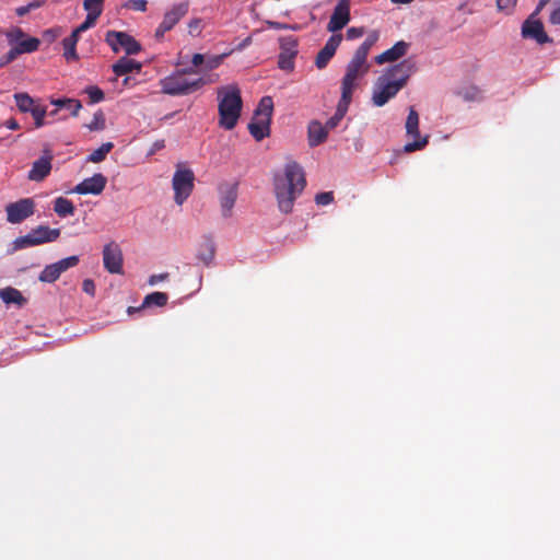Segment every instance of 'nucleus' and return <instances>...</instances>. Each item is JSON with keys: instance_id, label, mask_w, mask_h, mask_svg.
Returning a JSON list of instances; mask_svg holds the SVG:
<instances>
[{"instance_id": "f257e3e1", "label": "nucleus", "mask_w": 560, "mask_h": 560, "mask_svg": "<svg viewBox=\"0 0 560 560\" xmlns=\"http://www.w3.org/2000/svg\"><path fill=\"white\" fill-rule=\"evenodd\" d=\"M306 185L303 167L293 160H288L283 168L273 176L275 195L281 212L292 211L295 199Z\"/></svg>"}, {"instance_id": "f03ea898", "label": "nucleus", "mask_w": 560, "mask_h": 560, "mask_svg": "<svg viewBox=\"0 0 560 560\" xmlns=\"http://www.w3.org/2000/svg\"><path fill=\"white\" fill-rule=\"evenodd\" d=\"M415 72L416 63L411 59H405L384 70L373 88V104L378 107L384 106L407 84Z\"/></svg>"}, {"instance_id": "7ed1b4c3", "label": "nucleus", "mask_w": 560, "mask_h": 560, "mask_svg": "<svg viewBox=\"0 0 560 560\" xmlns=\"http://www.w3.org/2000/svg\"><path fill=\"white\" fill-rule=\"evenodd\" d=\"M219 125L220 127L233 129L241 116L242 97L241 91L235 84L224 85L217 90Z\"/></svg>"}, {"instance_id": "20e7f679", "label": "nucleus", "mask_w": 560, "mask_h": 560, "mask_svg": "<svg viewBox=\"0 0 560 560\" xmlns=\"http://www.w3.org/2000/svg\"><path fill=\"white\" fill-rule=\"evenodd\" d=\"M191 70L177 71L160 81L163 93L170 95H186L205 84L202 78L190 80L187 78Z\"/></svg>"}, {"instance_id": "39448f33", "label": "nucleus", "mask_w": 560, "mask_h": 560, "mask_svg": "<svg viewBox=\"0 0 560 560\" xmlns=\"http://www.w3.org/2000/svg\"><path fill=\"white\" fill-rule=\"evenodd\" d=\"M369 69L366 58L354 54L347 65L346 74L341 81V95L351 98L359 80L368 73Z\"/></svg>"}, {"instance_id": "423d86ee", "label": "nucleus", "mask_w": 560, "mask_h": 560, "mask_svg": "<svg viewBox=\"0 0 560 560\" xmlns=\"http://www.w3.org/2000/svg\"><path fill=\"white\" fill-rule=\"evenodd\" d=\"M59 229H50L45 225H39L36 229H33L26 235L18 237L13 242V248L16 250L37 246L45 243H50L56 241L59 237Z\"/></svg>"}, {"instance_id": "0eeeda50", "label": "nucleus", "mask_w": 560, "mask_h": 560, "mask_svg": "<svg viewBox=\"0 0 560 560\" xmlns=\"http://www.w3.org/2000/svg\"><path fill=\"white\" fill-rule=\"evenodd\" d=\"M407 138L413 139L411 142H407L404 147V151L411 153L424 149L429 143V136H421L419 130V115L413 107L409 108V113L405 122Z\"/></svg>"}, {"instance_id": "6e6552de", "label": "nucleus", "mask_w": 560, "mask_h": 560, "mask_svg": "<svg viewBox=\"0 0 560 560\" xmlns=\"http://www.w3.org/2000/svg\"><path fill=\"white\" fill-rule=\"evenodd\" d=\"M194 173L187 168H178L172 180L173 189L175 191V202L182 206L190 196L194 188Z\"/></svg>"}, {"instance_id": "1a4fd4ad", "label": "nucleus", "mask_w": 560, "mask_h": 560, "mask_svg": "<svg viewBox=\"0 0 560 560\" xmlns=\"http://www.w3.org/2000/svg\"><path fill=\"white\" fill-rule=\"evenodd\" d=\"M105 40L115 52L125 50L127 55H136L141 49L140 44L125 32L108 31Z\"/></svg>"}, {"instance_id": "9d476101", "label": "nucleus", "mask_w": 560, "mask_h": 560, "mask_svg": "<svg viewBox=\"0 0 560 560\" xmlns=\"http://www.w3.org/2000/svg\"><path fill=\"white\" fill-rule=\"evenodd\" d=\"M35 211V202L31 198H23L19 201L7 205V220L11 224H19L32 217Z\"/></svg>"}, {"instance_id": "9b49d317", "label": "nucleus", "mask_w": 560, "mask_h": 560, "mask_svg": "<svg viewBox=\"0 0 560 560\" xmlns=\"http://www.w3.org/2000/svg\"><path fill=\"white\" fill-rule=\"evenodd\" d=\"M122 252L120 246L115 242H109L103 248L104 268L110 273L122 272Z\"/></svg>"}, {"instance_id": "f8f14e48", "label": "nucleus", "mask_w": 560, "mask_h": 560, "mask_svg": "<svg viewBox=\"0 0 560 560\" xmlns=\"http://www.w3.org/2000/svg\"><path fill=\"white\" fill-rule=\"evenodd\" d=\"M350 21V0H338L330 20L327 24V31L336 33L342 30Z\"/></svg>"}, {"instance_id": "ddd939ff", "label": "nucleus", "mask_w": 560, "mask_h": 560, "mask_svg": "<svg viewBox=\"0 0 560 560\" xmlns=\"http://www.w3.org/2000/svg\"><path fill=\"white\" fill-rule=\"evenodd\" d=\"M538 14H535V11L528 16V19L523 23L522 26V36L525 38H533L539 44L549 43L550 38L544 31V25L539 19H537Z\"/></svg>"}, {"instance_id": "4468645a", "label": "nucleus", "mask_w": 560, "mask_h": 560, "mask_svg": "<svg viewBox=\"0 0 560 560\" xmlns=\"http://www.w3.org/2000/svg\"><path fill=\"white\" fill-rule=\"evenodd\" d=\"M188 5L180 3L174 5L170 11L164 14L162 23L159 25L155 32L156 37H162L166 32L171 31L178 21L187 13Z\"/></svg>"}, {"instance_id": "2eb2a0df", "label": "nucleus", "mask_w": 560, "mask_h": 560, "mask_svg": "<svg viewBox=\"0 0 560 560\" xmlns=\"http://www.w3.org/2000/svg\"><path fill=\"white\" fill-rule=\"evenodd\" d=\"M106 183V177L103 174L97 173L92 177L82 180L73 188L72 191L80 195H100L104 190Z\"/></svg>"}, {"instance_id": "dca6fc26", "label": "nucleus", "mask_w": 560, "mask_h": 560, "mask_svg": "<svg viewBox=\"0 0 560 560\" xmlns=\"http://www.w3.org/2000/svg\"><path fill=\"white\" fill-rule=\"evenodd\" d=\"M296 52V42L291 37L283 38L281 40V52L278 60L279 68L285 71H292L294 69L293 60Z\"/></svg>"}, {"instance_id": "f3484780", "label": "nucleus", "mask_w": 560, "mask_h": 560, "mask_svg": "<svg viewBox=\"0 0 560 560\" xmlns=\"http://www.w3.org/2000/svg\"><path fill=\"white\" fill-rule=\"evenodd\" d=\"M342 40L341 34H334L329 37L325 46L318 51L315 58V65L318 69H324L334 57L338 46Z\"/></svg>"}, {"instance_id": "a211bd4d", "label": "nucleus", "mask_w": 560, "mask_h": 560, "mask_svg": "<svg viewBox=\"0 0 560 560\" xmlns=\"http://www.w3.org/2000/svg\"><path fill=\"white\" fill-rule=\"evenodd\" d=\"M237 199V187L235 184H226L220 188V207L224 218H230Z\"/></svg>"}, {"instance_id": "6ab92c4d", "label": "nucleus", "mask_w": 560, "mask_h": 560, "mask_svg": "<svg viewBox=\"0 0 560 560\" xmlns=\"http://www.w3.org/2000/svg\"><path fill=\"white\" fill-rule=\"evenodd\" d=\"M410 44L405 40L397 42L393 47L375 57L377 65L395 62L407 55Z\"/></svg>"}, {"instance_id": "aec40b11", "label": "nucleus", "mask_w": 560, "mask_h": 560, "mask_svg": "<svg viewBox=\"0 0 560 560\" xmlns=\"http://www.w3.org/2000/svg\"><path fill=\"white\" fill-rule=\"evenodd\" d=\"M50 171L51 156H42L33 163L27 177L30 180L40 182L50 173Z\"/></svg>"}, {"instance_id": "412c9836", "label": "nucleus", "mask_w": 560, "mask_h": 560, "mask_svg": "<svg viewBox=\"0 0 560 560\" xmlns=\"http://www.w3.org/2000/svg\"><path fill=\"white\" fill-rule=\"evenodd\" d=\"M328 136L327 128L319 121H312L308 125V143L311 147H316L323 143Z\"/></svg>"}, {"instance_id": "4be33fe9", "label": "nucleus", "mask_w": 560, "mask_h": 560, "mask_svg": "<svg viewBox=\"0 0 560 560\" xmlns=\"http://www.w3.org/2000/svg\"><path fill=\"white\" fill-rule=\"evenodd\" d=\"M350 102H351V98L341 95L335 115L331 118H329L326 121V124L324 125L328 131L336 128L338 126V124L340 122V120L345 117Z\"/></svg>"}, {"instance_id": "5701e85b", "label": "nucleus", "mask_w": 560, "mask_h": 560, "mask_svg": "<svg viewBox=\"0 0 560 560\" xmlns=\"http://www.w3.org/2000/svg\"><path fill=\"white\" fill-rule=\"evenodd\" d=\"M270 121L254 117L248 125L249 132L256 140H261L269 135Z\"/></svg>"}, {"instance_id": "b1692460", "label": "nucleus", "mask_w": 560, "mask_h": 560, "mask_svg": "<svg viewBox=\"0 0 560 560\" xmlns=\"http://www.w3.org/2000/svg\"><path fill=\"white\" fill-rule=\"evenodd\" d=\"M214 253H215L214 242L211 238L206 237L202 241V243L199 245L197 257L205 265H209L214 258Z\"/></svg>"}, {"instance_id": "393cba45", "label": "nucleus", "mask_w": 560, "mask_h": 560, "mask_svg": "<svg viewBox=\"0 0 560 560\" xmlns=\"http://www.w3.org/2000/svg\"><path fill=\"white\" fill-rule=\"evenodd\" d=\"M140 69H141V63L140 62H138V61H136L133 59H130V58H126V57L120 58L113 66V71L117 75H124V74L132 72V71H140Z\"/></svg>"}, {"instance_id": "a878e982", "label": "nucleus", "mask_w": 560, "mask_h": 560, "mask_svg": "<svg viewBox=\"0 0 560 560\" xmlns=\"http://www.w3.org/2000/svg\"><path fill=\"white\" fill-rule=\"evenodd\" d=\"M0 298L7 304L12 303L19 306H22L26 302L25 298L19 290L10 287L0 290Z\"/></svg>"}, {"instance_id": "bb28decb", "label": "nucleus", "mask_w": 560, "mask_h": 560, "mask_svg": "<svg viewBox=\"0 0 560 560\" xmlns=\"http://www.w3.org/2000/svg\"><path fill=\"white\" fill-rule=\"evenodd\" d=\"M54 210L59 217L66 218L74 213V206L67 198L58 197L55 199Z\"/></svg>"}, {"instance_id": "cd10ccee", "label": "nucleus", "mask_w": 560, "mask_h": 560, "mask_svg": "<svg viewBox=\"0 0 560 560\" xmlns=\"http://www.w3.org/2000/svg\"><path fill=\"white\" fill-rule=\"evenodd\" d=\"M273 103L271 97L265 96L260 100L254 117L269 120L271 119Z\"/></svg>"}, {"instance_id": "c85d7f7f", "label": "nucleus", "mask_w": 560, "mask_h": 560, "mask_svg": "<svg viewBox=\"0 0 560 560\" xmlns=\"http://www.w3.org/2000/svg\"><path fill=\"white\" fill-rule=\"evenodd\" d=\"M380 38V32L378 31H372L369 33L364 42L358 47L354 54H358L362 57L368 58L369 51L372 48V46Z\"/></svg>"}, {"instance_id": "c756f323", "label": "nucleus", "mask_w": 560, "mask_h": 560, "mask_svg": "<svg viewBox=\"0 0 560 560\" xmlns=\"http://www.w3.org/2000/svg\"><path fill=\"white\" fill-rule=\"evenodd\" d=\"M39 46V40L35 37H28L25 35L23 39L18 43L14 47L20 54H27L35 51Z\"/></svg>"}, {"instance_id": "7c9ffc66", "label": "nucleus", "mask_w": 560, "mask_h": 560, "mask_svg": "<svg viewBox=\"0 0 560 560\" xmlns=\"http://www.w3.org/2000/svg\"><path fill=\"white\" fill-rule=\"evenodd\" d=\"M104 0H84L83 8L88 12V15H91L97 19L103 11Z\"/></svg>"}, {"instance_id": "2f4dec72", "label": "nucleus", "mask_w": 560, "mask_h": 560, "mask_svg": "<svg viewBox=\"0 0 560 560\" xmlns=\"http://www.w3.org/2000/svg\"><path fill=\"white\" fill-rule=\"evenodd\" d=\"M60 272L56 266V264H51V265H48L46 266L43 271L40 272L39 275V280L42 282H48V283H51L54 281H56L59 277H60Z\"/></svg>"}, {"instance_id": "473e14b6", "label": "nucleus", "mask_w": 560, "mask_h": 560, "mask_svg": "<svg viewBox=\"0 0 560 560\" xmlns=\"http://www.w3.org/2000/svg\"><path fill=\"white\" fill-rule=\"evenodd\" d=\"M14 98L21 112H31L35 107L33 98L26 93H18Z\"/></svg>"}, {"instance_id": "72a5a7b5", "label": "nucleus", "mask_w": 560, "mask_h": 560, "mask_svg": "<svg viewBox=\"0 0 560 560\" xmlns=\"http://www.w3.org/2000/svg\"><path fill=\"white\" fill-rule=\"evenodd\" d=\"M167 303V295L163 292H153L151 294H148L143 301L142 306H150V305H156V306H164Z\"/></svg>"}, {"instance_id": "f704fd0d", "label": "nucleus", "mask_w": 560, "mask_h": 560, "mask_svg": "<svg viewBox=\"0 0 560 560\" xmlns=\"http://www.w3.org/2000/svg\"><path fill=\"white\" fill-rule=\"evenodd\" d=\"M113 147L114 145L112 142L103 143L97 150L90 154L89 161L93 163L102 162L109 153V151L113 149Z\"/></svg>"}, {"instance_id": "c9c22d12", "label": "nucleus", "mask_w": 560, "mask_h": 560, "mask_svg": "<svg viewBox=\"0 0 560 560\" xmlns=\"http://www.w3.org/2000/svg\"><path fill=\"white\" fill-rule=\"evenodd\" d=\"M51 103L57 107H67L72 112V115L74 116L78 115L79 110L82 107L79 101L71 98L54 100Z\"/></svg>"}, {"instance_id": "e433bc0d", "label": "nucleus", "mask_w": 560, "mask_h": 560, "mask_svg": "<svg viewBox=\"0 0 560 560\" xmlns=\"http://www.w3.org/2000/svg\"><path fill=\"white\" fill-rule=\"evenodd\" d=\"M458 94L465 101H478L481 98V91L476 86L463 88L458 91Z\"/></svg>"}, {"instance_id": "4c0bfd02", "label": "nucleus", "mask_w": 560, "mask_h": 560, "mask_svg": "<svg viewBox=\"0 0 560 560\" xmlns=\"http://www.w3.org/2000/svg\"><path fill=\"white\" fill-rule=\"evenodd\" d=\"M86 127L92 131H100L105 129V116L98 110L94 114L93 120L86 125Z\"/></svg>"}, {"instance_id": "58836bf2", "label": "nucleus", "mask_w": 560, "mask_h": 560, "mask_svg": "<svg viewBox=\"0 0 560 560\" xmlns=\"http://www.w3.org/2000/svg\"><path fill=\"white\" fill-rule=\"evenodd\" d=\"M78 262H79L78 256H70V257L63 258L55 264H56L59 272L62 273V272L67 271L69 268L77 266Z\"/></svg>"}, {"instance_id": "ea45409f", "label": "nucleus", "mask_w": 560, "mask_h": 560, "mask_svg": "<svg viewBox=\"0 0 560 560\" xmlns=\"http://www.w3.org/2000/svg\"><path fill=\"white\" fill-rule=\"evenodd\" d=\"M25 37V34L20 28H13L7 33L9 45L16 47L18 43Z\"/></svg>"}, {"instance_id": "a19ab883", "label": "nucleus", "mask_w": 560, "mask_h": 560, "mask_svg": "<svg viewBox=\"0 0 560 560\" xmlns=\"http://www.w3.org/2000/svg\"><path fill=\"white\" fill-rule=\"evenodd\" d=\"M84 92L89 95L91 103H98L104 100L103 91L96 86H89Z\"/></svg>"}, {"instance_id": "79ce46f5", "label": "nucleus", "mask_w": 560, "mask_h": 560, "mask_svg": "<svg viewBox=\"0 0 560 560\" xmlns=\"http://www.w3.org/2000/svg\"><path fill=\"white\" fill-rule=\"evenodd\" d=\"M31 114L35 120V126L37 128H40L42 126H44V118L46 115V109L44 107L35 106L31 110Z\"/></svg>"}, {"instance_id": "37998d69", "label": "nucleus", "mask_w": 560, "mask_h": 560, "mask_svg": "<svg viewBox=\"0 0 560 560\" xmlns=\"http://www.w3.org/2000/svg\"><path fill=\"white\" fill-rule=\"evenodd\" d=\"M516 2L517 0H497V8L499 11L511 13Z\"/></svg>"}, {"instance_id": "c03bdc74", "label": "nucleus", "mask_w": 560, "mask_h": 560, "mask_svg": "<svg viewBox=\"0 0 560 560\" xmlns=\"http://www.w3.org/2000/svg\"><path fill=\"white\" fill-rule=\"evenodd\" d=\"M334 200L332 192L325 191L317 194L315 197V201L318 206H327Z\"/></svg>"}, {"instance_id": "a18cd8bd", "label": "nucleus", "mask_w": 560, "mask_h": 560, "mask_svg": "<svg viewBox=\"0 0 560 560\" xmlns=\"http://www.w3.org/2000/svg\"><path fill=\"white\" fill-rule=\"evenodd\" d=\"M96 20L97 19H95L91 15H86L85 21L75 28L77 33H82V32H85L89 28L93 27L96 23Z\"/></svg>"}, {"instance_id": "49530a36", "label": "nucleus", "mask_w": 560, "mask_h": 560, "mask_svg": "<svg viewBox=\"0 0 560 560\" xmlns=\"http://www.w3.org/2000/svg\"><path fill=\"white\" fill-rule=\"evenodd\" d=\"M188 32L192 36H198L201 32V20H191L188 24Z\"/></svg>"}, {"instance_id": "de8ad7c7", "label": "nucleus", "mask_w": 560, "mask_h": 560, "mask_svg": "<svg viewBox=\"0 0 560 560\" xmlns=\"http://www.w3.org/2000/svg\"><path fill=\"white\" fill-rule=\"evenodd\" d=\"M364 34L363 27H350L347 30L346 36L348 39H357Z\"/></svg>"}, {"instance_id": "09e8293b", "label": "nucleus", "mask_w": 560, "mask_h": 560, "mask_svg": "<svg viewBox=\"0 0 560 560\" xmlns=\"http://www.w3.org/2000/svg\"><path fill=\"white\" fill-rule=\"evenodd\" d=\"M223 58H224V55H220V56H214V57L207 59L206 68L211 70V69L219 67L222 63Z\"/></svg>"}, {"instance_id": "8fccbe9b", "label": "nucleus", "mask_w": 560, "mask_h": 560, "mask_svg": "<svg viewBox=\"0 0 560 560\" xmlns=\"http://www.w3.org/2000/svg\"><path fill=\"white\" fill-rule=\"evenodd\" d=\"M127 7L143 12L147 10V0H130Z\"/></svg>"}, {"instance_id": "3c124183", "label": "nucleus", "mask_w": 560, "mask_h": 560, "mask_svg": "<svg viewBox=\"0 0 560 560\" xmlns=\"http://www.w3.org/2000/svg\"><path fill=\"white\" fill-rule=\"evenodd\" d=\"M18 55H21L14 47L11 48V50L4 55L0 61V66H4L11 61H13Z\"/></svg>"}, {"instance_id": "603ef678", "label": "nucleus", "mask_w": 560, "mask_h": 560, "mask_svg": "<svg viewBox=\"0 0 560 560\" xmlns=\"http://www.w3.org/2000/svg\"><path fill=\"white\" fill-rule=\"evenodd\" d=\"M65 48V57L68 60L77 59L75 46L71 44L63 43Z\"/></svg>"}, {"instance_id": "864d4df0", "label": "nucleus", "mask_w": 560, "mask_h": 560, "mask_svg": "<svg viewBox=\"0 0 560 560\" xmlns=\"http://www.w3.org/2000/svg\"><path fill=\"white\" fill-rule=\"evenodd\" d=\"M82 289L85 293L90 294V295H94L95 293V284L93 282V280L91 279H85L82 283Z\"/></svg>"}, {"instance_id": "5fc2aeb1", "label": "nucleus", "mask_w": 560, "mask_h": 560, "mask_svg": "<svg viewBox=\"0 0 560 560\" xmlns=\"http://www.w3.org/2000/svg\"><path fill=\"white\" fill-rule=\"evenodd\" d=\"M549 21L553 25H560V4L552 10Z\"/></svg>"}, {"instance_id": "6e6d98bb", "label": "nucleus", "mask_w": 560, "mask_h": 560, "mask_svg": "<svg viewBox=\"0 0 560 560\" xmlns=\"http://www.w3.org/2000/svg\"><path fill=\"white\" fill-rule=\"evenodd\" d=\"M167 278V273L152 275L148 282L150 285H155L156 283L165 280Z\"/></svg>"}, {"instance_id": "4d7b16f0", "label": "nucleus", "mask_w": 560, "mask_h": 560, "mask_svg": "<svg viewBox=\"0 0 560 560\" xmlns=\"http://www.w3.org/2000/svg\"><path fill=\"white\" fill-rule=\"evenodd\" d=\"M163 148H164V141L163 140L155 141L152 144L151 149L149 150L148 156L153 155L154 153H156L158 151H160Z\"/></svg>"}, {"instance_id": "13d9d810", "label": "nucleus", "mask_w": 560, "mask_h": 560, "mask_svg": "<svg viewBox=\"0 0 560 560\" xmlns=\"http://www.w3.org/2000/svg\"><path fill=\"white\" fill-rule=\"evenodd\" d=\"M81 33H77V30H74L69 37L63 39V43L71 44V45L75 46L78 40H79V35Z\"/></svg>"}, {"instance_id": "bf43d9fd", "label": "nucleus", "mask_w": 560, "mask_h": 560, "mask_svg": "<svg viewBox=\"0 0 560 560\" xmlns=\"http://www.w3.org/2000/svg\"><path fill=\"white\" fill-rule=\"evenodd\" d=\"M191 61L195 67H198L203 63L205 57L201 54H195Z\"/></svg>"}, {"instance_id": "052dcab7", "label": "nucleus", "mask_w": 560, "mask_h": 560, "mask_svg": "<svg viewBox=\"0 0 560 560\" xmlns=\"http://www.w3.org/2000/svg\"><path fill=\"white\" fill-rule=\"evenodd\" d=\"M551 0H539L536 9L535 14H539L540 11L550 2Z\"/></svg>"}, {"instance_id": "680f3d73", "label": "nucleus", "mask_w": 560, "mask_h": 560, "mask_svg": "<svg viewBox=\"0 0 560 560\" xmlns=\"http://www.w3.org/2000/svg\"><path fill=\"white\" fill-rule=\"evenodd\" d=\"M28 12H30V7H27V5L20 7V8L16 9V14L20 15V16H22V15L28 13Z\"/></svg>"}, {"instance_id": "e2e57ef3", "label": "nucleus", "mask_w": 560, "mask_h": 560, "mask_svg": "<svg viewBox=\"0 0 560 560\" xmlns=\"http://www.w3.org/2000/svg\"><path fill=\"white\" fill-rule=\"evenodd\" d=\"M5 126L9 128V129H18L19 128V124L16 120L14 119H9L7 122H5Z\"/></svg>"}, {"instance_id": "0e129e2a", "label": "nucleus", "mask_w": 560, "mask_h": 560, "mask_svg": "<svg viewBox=\"0 0 560 560\" xmlns=\"http://www.w3.org/2000/svg\"><path fill=\"white\" fill-rule=\"evenodd\" d=\"M268 25L272 28H284L285 26L278 22H268Z\"/></svg>"}, {"instance_id": "69168bd1", "label": "nucleus", "mask_w": 560, "mask_h": 560, "mask_svg": "<svg viewBox=\"0 0 560 560\" xmlns=\"http://www.w3.org/2000/svg\"><path fill=\"white\" fill-rule=\"evenodd\" d=\"M218 80V75H212V77H209L207 80L203 79L205 81V84L206 83H213Z\"/></svg>"}, {"instance_id": "338daca9", "label": "nucleus", "mask_w": 560, "mask_h": 560, "mask_svg": "<svg viewBox=\"0 0 560 560\" xmlns=\"http://www.w3.org/2000/svg\"><path fill=\"white\" fill-rule=\"evenodd\" d=\"M39 4L37 2L30 3L27 7H30V11L34 8H37Z\"/></svg>"}]
</instances>
